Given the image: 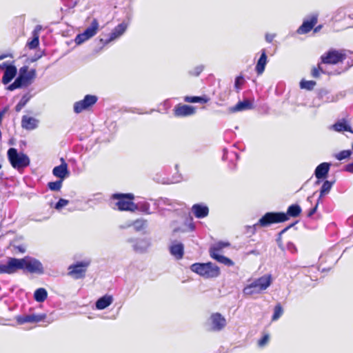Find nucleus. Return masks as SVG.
Segmentation results:
<instances>
[{
	"label": "nucleus",
	"instance_id": "nucleus-6",
	"mask_svg": "<svg viewBox=\"0 0 353 353\" xmlns=\"http://www.w3.org/2000/svg\"><path fill=\"white\" fill-rule=\"evenodd\" d=\"M112 199L117 201L115 205L119 210L134 211L138 208L132 202L134 199L132 194H114Z\"/></svg>",
	"mask_w": 353,
	"mask_h": 353
},
{
	"label": "nucleus",
	"instance_id": "nucleus-40",
	"mask_svg": "<svg viewBox=\"0 0 353 353\" xmlns=\"http://www.w3.org/2000/svg\"><path fill=\"white\" fill-rule=\"evenodd\" d=\"M90 38L84 33L79 34L75 38V42L77 44L80 45L88 40Z\"/></svg>",
	"mask_w": 353,
	"mask_h": 353
},
{
	"label": "nucleus",
	"instance_id": "nucleus-52",
	"mask_svg": "<svg viewBox=\"0 0 353 353\" xmlns=\"http://www.w3.org/2000/svg\"><path fill=\"white\" fill-rule=\"evenodd\" d=\"M317 206L318 204H316L312 209L310 210V212H308V216H312L316 212L317 210Z\"/></svg>",
	"mask_w": 353,
	"mask_h": 353
},
{
	"label": "nucleus",
	"instance_id": "nucleus-59",
	"mask_svg": "<svg viewBox=\"0 0 353 353\" xmlns=\"http://www.w3.org/2000/svg\"><path fill=\"white\" fill-rule=\"evenodd\" d=\"M178 231H179V229H174V232H178Z\"/></svg>",
	"mask_w": 353,
	"mask_h": 353
},
{
	"label": "nucleus",
	"instance_id": "nucleus-9",
	"mask_svg": "<svg viewBox=\"0 0 353 353\" xmlns=\"http://www.w3.org/2000/svg\"><path fill=\"white\" fill-rule=\"evenodd\" d=\"M227 324L225 318L220 313H212L208 320L207 325L212 332L221 331Z\"/></svg>",
	"mask_w": 353,
	"mask_h": 353
},
{
	"label": "nucleus",
	"instance_id": "nucleus-10",
	"mask_svg": "<svg viewBox=\"0 0 353 353\" xmlns=\"http://www.w3.org/2000/svg\"><path fill=\"white\" fill-rule=\"evenodd\" d=\"M97 99L95 95H85L83 99L74 103V112L77 114H79L84 110H88L97 103Z\"/></svg>",
	"mask_w": 353,
	"mask_h": 353
},
{
	"label": "nucleus",
	"instance_id": "nucleus-25",
	"mask_svg": "<svg viewBox=\"0 0 353 353\" xmlns=\"http://www.w3.org/2000/svg\"><path fill=\"white\" fill-rule=\"evenodd\" d=\"M252 108V104L248 100L239 101L236 105L229 108L230 112H241Z\"/></svg>",
	"mask_w": 353,
	"mask_h": 353
},
{
	"label": "nucleus",
	"instance_id": "nucleus-35",
	"mask_svg": "<svg viewBox=\"0 0 353 353\" xmlns=\"http://www.w3.org/2000/svg\"><path fill=\"white\" fill-rule=\"evenodd\" d=\"M63 180L59 179V181L49 182L48 186L52 191H59L62 186Z\"/></svg>",
	"mask_w": 353,
	"mask_h": 353
},
{
	"label": "nucleus",
	"instance_id": "nucleus-56",
	"mask_svg": "<svg viewBox=\"0 0 353 353\" xmlns=\"http://www.w3.org/2000/svg\"><path fill=\"white\" fill-rule=\"evenodd\" d=\"M8 56V55H7V54H1V55H0V60H2L3 59L6 58Z\"/></svg>",
	"mask_w": 353,
	"mask_h": 353
},
{
	"label": "nucleus",
	"instance_id": "nucleus-15",
	"mask_svg": "<svg viewBox=\"0 0 353 353\" xmlns=\"http://www.w3.org/2000/svg\"><path fill=\"white\" fill-rule=\"evenodd\" d=\"M46 317V314H28L23 316H17L16 320L19 324H24L26 323H37L44 320Z\"/></svg>",
	"mask_w": 353,
	"mask_h": 353
},
{
	"label": "nucleus",
	"instance_id": "nucleus-43",
	"mask_svg": "<svg viewBox=\"0 0 353 353\" xmlns=\"http://www.w3.org/2000/svg\"><path fill=\"white\" fill-rule=\"evenodd\" d=\"M69 201L64 199H60L59 201L56 203L55 208L57 210H60L64 206L67 205Z\"/></svg>",
	"mask_w": 353,
	"mask_h": 353
},
{
	"label": "nucleus",
	"instance_id": "nucleus-61",
	"mask_svg": "<svg viewBox=\"0 0 353 353\" xmlns=\"http://www.w3.org/2000/svg\"><path fill=\"white\" fill-rule=\"evenodd\" d=\"M352 150H353V143H352Z\"/></svg>",
	"mask_w": 353,
	"mask_h": 353
},
{
	"label": "nucleus",
	"instance_id": "nucleus-13",
	"mask_svg": "<svg viewBox=\"0 0 353 353\" xmlns=\"http://www.w3.org/2000/svg\"><path fill=\"white\" fill-rule=\"evenodd\" d=\"M127 24L125 23H121L117 26L109 34V38L106 39H101L100 41L103 44L106 45L118 38H119L121 35L124 34V32L127 30Z\"/></svg>",
	"mask_w": 353,
	"mask_h": 353
},
{
	"label": "nucleus",
	"instance_id": "nucleus-45",
	"mask_svg": "<svg viewBox=\"0 0 353 353\" xmlns=\"http://www.w3.org/2000/svg\"><path fill=\"white\" fill-rule=\"evenodd\" d=\"M347 59H348L350 60V61H347L348 68H350L353 65V52H352L347 50Z\"/></svg>",
	"mask_w": 353,
	"mask_h": 353
},
{
	"label": "nucleus",
	"instance_id": "nucleus-18",
	"mask_svg": "<svg viewBox=\"0 0 353 353\" xmlns=\"http://www.w3.org/2000/svg\"><path fill=\"white\" fill-rule=\"evenodd\" d=\"M39 121L32 117L24 115L21 119V127L27 130H33L39 125Z\"/></svg>",
	"mask_w": 353,
	"mask_h": 353
},
{
	"label": "nucleus",
	"instance_id": "nucleus-19",
	"mask_svg": "<svg viewBox=\"0 0 353 353\" xmlns=\"http://www.w3.org/2000/svg\"><path fill=\"white\" fill-rule=\"evenodd\" d=\"M192 212L197 219H203L208 215L209 208L204 204L197 203L192 205Z\"/></svg>",
	"mask_w": 353,
	"mask_h": 353
},
{
	"label": "nucleus",
	"instance_id": "nucleus-22",
	"mask_svg": "<svg viewBox=\"0 0 353 353\" xmlns=\"http://www.w3.org/2000/svg\"><path fill=\"white\" fill-rule=\"evenodd\" d=\"M130 242H133V248L136 252H143L147 250L150 243L148 240L145 239H137L135 241L130 239Z\"/></svg>",
	"mask_w": 353,
	"mask_h": 353
},
{
	"label": "nucleus",
	"instance_id": "nucleus-39",
	"mask_svg": "<svg viewBox=\"0 0 353 353\" xmlns=\"http://www.w3.org/2000/svg\"><path fill=\"white\" fill-rule=\"evenodd\" d=\"M245 80L243 76L240 75L235 79L234 87L237 91L241 89L242 85L244 84Z\"/></svg>",
	"mask_w": 353,
	"mask_h": 353
},
{
	"label": "nucleus",
	"instance_id": "nucleus-33",
	"mask_svg": "<svg viewBox=\"0 0 353 353\" xmlns=\"http://www.w3.org/2000/svg\"><path fill=\"white\" fill-rule=\"evenodd\" d=\"M132 225L134 226V229L137 231H140L143 229H144L147 225V222L145 220L143 219H138L132 223ZM131 224H129L128 226H130Z\"/></svg>",
	"mask_w": 353,
	"mask_h": 353
},
{
	"label": "nucleus",
	"instance_id": "nucleus-4",
	"mask_svg": "<svg viewBox=\"0 0 353 353\" xmlns=\"http://www.w3.org/2000/svg\"><path fill=\"white\" fill-rule=\"evenodd\" d=\"M190 270L205 279L215 278L220 274L219 267L210 262L194 263L190 266Z\"/></svg>",
	"mask_w": 353,
	"mask_h": 353
},
{
	"label": "nucleus",
	"instance_id": "nucleus-21",
	"mask_svg": "<svg viewBox=\"0 0 353 353\" xmlns=\"http://www.w3.org/2000/svg\"><path fill=\"white\" fill-rule=\"evenodd\" d=\"M330 163H321L315 169L314 175L318 179H325L328 174Z\"/></svg>",
	"mask_w": 353,
	"mask_h": 353
},
{
	"label": "nucleus",
	"instance_id": "nucleus-16",
	"mask_svg": "<svg viewBox=\"0 0 353 353\" xmlns=\"http://www.w3.org/2000/svg\"><path fill=\"white\" fill-rule=\"evenodd\" d=\"M318 14H312L309 19L304 20L302 25L298 28L299 34H306L309 32L317 23Z\"/></svg>",
	"mask_w": 353,
	"mask_h": 353
},
{
	"label": "nucleus",
	"instance_id": "nucleus-36",
	"mask_svg": "<svg viewBox=\"0 0 353 353\" xmlns=\"http://www.w3.org/2000/svg\"><path fill=\"white\" fill-rule=\"evenodd\" d=\"M316 85V82L314 81H301L300 83V87L302 89H305L307 90H311L314 88Z\"/></svg>",
	"mask_w": 353,
	"mask_h": 353
},
{
	"label": "nucleus",
	"instance_id": "nucleus-38",
	"mask_svg": "<svg viewBox=\"0 0 353 353\" xmlns=\"http://www.w3.org/2000/svg\"><path fill=\"white\" fill-rule=\"evenodd\" d=\"M351 154H352L351 150H343L336 155V158L338 160L341 161V160H343L345 159L350 157Z\"/></svg>",
	"mask_w": 353,
	"mask_h": 353
},
{
	"label": "nucleus",
	"instance_id": "nucleus-28",
	"mask_svg": "<svg viewBox=\"0 0 353 353\" xmlns=\"http://www.w3.org/2000/svg\"><path fill=\"white\" fill-rule=\"evenodd\" d=\"M98 29V21L96 19H94L92 21L90 26L88 27L83 32L90 39L97 34Z\"/></svg>",
	"mask_w": 353,
	"mask_h": 353
},
{
	"label": "nucleus",
	"instance_id": "nucleus-31",
	"mask_svg": "<svg viewBox=\"0 0 353 353\" xmlns=\"http://www.w3.org/2000/svg\"><path fill=\"white\" fill-rule=\"evenodd\" d=\"M230 245L229 242L219 241L212 245L209 252H222V250Z\"/></svg>",
	"mask_w": 353,
	"mask_h": 353
},
{
	"label": "nucleus",
	"instance_id": "nucleus-26",
	"mask_svg": "<svg viewBox=\"0 0 353 353\" xmlns=\"http://www.w3.org/2000/svg\"><path fill=\"white\" fill-rule=\"evenodd\" d=\"M17 74V68L14 65L8 67L5 70L4 74L2 78V82L6 85L10 83Z\"/></svg>",
	"mask_w": 353,
	"mask_h": 353
},
{
	"label": "nucleus",
	"instance_id": "nucleus-8",
	"mask_svg": "<svg viewBox=\"0 0 353 353\" xmlns=\"http://www.w3.org/2000/svg\"><path fill=\"white\" fill-rule=\"evenodd\" d=\"M21 259V270H27L30 273L43 274L44 272L42 263L37 259L24 257Z\"/></svg>",
	"mask_w": 353,
	"mask_h": 353
},
{
	"label": "nucleus",
	"instance_id": "nucleus-34",
	"mask_svg": "<svg viewBox=\"0 0 353 353\" xmlns=\"http://www.w3.org/2000/svg\"><path fill=\"white\" fill-rule=\"evenodd\" d=\"M283 313V310L280 304H277L274 309V314L272 318V321L278 320Z\"/></svg>",
	"mask_w": 353,
	"mask_h": 353
},
{
	"label": "nucleus",
	"instance_id": "nucleus-50",
	"mask_svg": "<svg viewBox=\"0 0 353 353\" xmlns=\"http://www.w3.org/2000/svg\"><path fill=\"white\" fill-rule=\"evenodd\" d=\"M210 101V98L205 95L198 97V103H206Z\"/></svg>",
	"mask_w": 353,
	"mask_h": 353
},
{
	"label": "nucleus",
	"instance_id": "nucleus-55",
	"mask_svg": "<svg viewBox=\"0 0 353 353\" xmlns=\"http://www.w3.org/2000/svg\"><path fill=\"white\" fill-rule=\"evenodd\" d=\"M188 226L190 230H193L194 229V225L192 223H190Z\"/></svg>",
	"mask_w": 353,
	"mask_h": 353
},
{
	"label": "nucleus",
	"instance_id": "nucleus-60",
	"mask_svg": "<svg viewBox=\"0 0 353 353\" xmlns=\"http://www.w3.org/2000/svg\"><path fill=\"white\" fill-rule=\"evenodd\" d=\"M338 12H342V10H341V9H340V10H338Z\"/></svg>",
	"mask_w": 353,
	"mask_h": 353
},
{
	"label": "nucleus",
	"instance_id": "nucleus-23",
	"mask_svg": "<svg viewBox=\"0 0 353 353\" xmlns=\"http://www.w3.org/2000/svg\"><path fill=\"white\" fill-rule=\"evenodd\" d=\"M210 256L217 262L222 263L226 266L230 267L234 265V262L229 258L224 256L221 252H209Z\"/></svg>",
	"mask_w": 353,
	"mask_h": 353
},
{
	"label": "nucleus",
	"instance_id": "nucleus-24",
	"mask_svg": "<svg viewBox=\"0 0 353 353\" xmlns=\"http://www.w3.org/2000/svg\"><path fill=\"white\" fill-rule=\"evenodd\" d=\"M267 59H268V58H267L265 50H263L261 51V57L259 59L256 65V68H255L256 72L259 75L262 74L263 72H264L265 65L268 62Z\"/></svg>",
	"mask_w": 353,
	"mask_h": 353
},
{
	"label": "nucleus",
	"instance_id": "nucleus-7",
	"mask_svg": "<svg viewBox=\"0 0 353 353\" xmlns=\"http://www.w3.org/2000/svg\"><path fill=\"white\" fill-rule=\"evenodd\" d=\"M321 59L323 63L337 64L347 59V50L330 49Z\"/></svg>",
	"mask_w": 353,
	"mask_h": 353
},
{
	"label": "nucleus",
	"instance_id": "nucleus-46",
	"mask_svg": "<svg viewBox=\"0 0 353 353\" xmlns=\"http://www.w3.org/2000/svg\"><path fill=\"white\" fill-rule=\"evenodd\" d=\"M140 209L147 214H150V205L146 202H144L140 205Z\"/></svg>",
	"mask_w": 353,
	"mask_h": 353
},
{
	"label": "nucleus",
	"instance_id": "nucleus-5",
	"mask_svg": "<svg viewBox=\"0 0 353 353\" xmlns=\"http://www.w3.org/2000/svg\"><path fill=\"white\" fill-rule=\"evenodd\" d=\"M7 154L11 165L17 170H23L30 164V161L28 155L23 152H18L16 148H10Z\"/></svg>",
	"mask_w": 353,
	"mask_h": 353
},
{
	"label": "nucleus",
	"instance_id": "nucleus-20",
	"mask_svg": "<svg viewBox=\"0 0 353 353\" xmlns=\"http://www.w3.org/2000/svg\"><path fill=\"white\" fill-rule=\"evenodd\" d=\"M170 252L176 259H182L184 254L183 245L176 241L173 242L170 246Z\"/></svg>",
	"mask_w": 353,
	"mask_h": 353
},
{
	"label": "nucleus",
	"instance_id": "nucleus-53",
	"mask_svg": "<svg viewBox=\"0 0 353 353\" xmlns=\"http://www.w3.org/2000/svg\"><path fill=\"white\" fill-rule=\"evenodd\" d=\"M11 65H8L7 63L4 62L0 64V69L6 70L8 67H10Z\"/></svg>",
	"mask_w": 353,
	"mask_h": 353
},
{
	"label": "nucleus",
	"instance_id": "nucleus-32",
	"mask_svg": "<svg viewBox=\"0 0 353 353\" xmlns=\"http://www.w3.org/2000/svg\"><path fill=\"white\" fill-rule=\"evenodd\" d=\"M333 182H330L329 181H324L320 190V197L327 194L330 191Z\"/></svg>",
	"mask_w": 353,
	"mask_h": 353
},
{
	"label": "nucleus",
	"instance_id": "nucleus-2",
	"mask_svg": "<svg viewBox=\"0 0 353 353\" xmlns=\"http://www.w3.org/2000/svg\"><path fill=\"white\" fill-rule=\"evenodd\" d=\"M271 274H265L258 279L250 281V283L244 287L243 293L246 296L259 294L266 290L272 283Z\"/></svg>",
	"mask_w": 353,
	"mask_h": 353
},
{
	"label": "nucleus",
	"instance_id": "nucleus-17",
	"mask_svg": "<svg viewBox=\"0 0 353 353\" xmlns=\"http://www.w3.org/2000/svg\"><path fill=\"white\" fill-rule=\"evenodd\" d=\"M61 164L55 166L52 170V174L54 176L59 178L61 180H64L70 174L68 164L65 162L63 158L61 159Z\"/></svg>",
	"mask_w": 353,
	"mask_h": 353
},
{
	"label": "nucleus",
	"instance_id": "nucleus-27",
	"mask_svg": "<svg viewBox=\"0 0 353 353\" xmlns=\"http://www.w3.org/2000/svg\"><path fill=\"white\" fill-rule=\"evenodd\" d=\"M113 298L112 296L105 295L99 299L96 302V307L98 310H103L112 304Z\"/></svg>",
	"mask_w": 353,
	"mask_h": 353
},
{
	"label": "nucleus",
	"instance_id": "nucleus-30",
	"mask_svg": "<svg viewBox=\"0 0 353 353\" xmlns=\"http://www.w3.org/2000/svg\"><path fill=\"white\" fill-rule=\"evenodd\" d=\"M48 296L47 291L44 288H39L34 293V299L39 303L43 302Z\"/></svg>",
	"mask_w": 353,
	"mask_h": 353
},
{
	"label": "nucleus",
	"instance_id": "nucleus-1",
	"mask_svg": "<svg viewBox=\"0 0 353 353\" xmlns=\"http://www.w3.org/2000/svg\"><path fill=\"white\" fill-rule=\"evenodd\" d=\"M301 212V207L297 204L288 207L287 213L284 212H267L259 221L252 226L248 227V232L254 234L258 227L265 228L273 223H282L288 220V217H297Z\"/></svg>",
	"mask_w": 353,
	"mask_h": 353
},
{
	"label": "nucleus",
	"instance_id": "nucleus-11",
	"mask_svg": "<svg viewBox=\"0 0 353 353\" xmlns=\"http://www.w3.org/2000/svg\"><path fill=\"white\" fill-rule=\"evenodd\" d=\"M90 263V261H83L70 265L68 274L76 279L83 278Z\"/></svg>",
	"mask_w": 353,
	"mask_h": 353
},
{
	"label": "nucleus",
	"instance_id": "nucleus-51",
	"mask_svg": "<svg viewBox=\"0 0 353 353\" xmlns=\"http://www.w3.org/2000/svg\"><path fill=\"white\" fill-rule=\"evenodd\" d=\"M345 170L347 172H349L350 173H353V162L351 163H349L347 164L346 166H345Z\"/></svg>",
	"mask_w": 353,
	"mask_h": 353
},
{
	"label": "nucleus",
	"instance_id": "nucleus-58",
	"mask_svg": "<svg viewBox=\"0 0 353 353\" xmlns=\"http://www.w3.org/2000/svg\"><path fill=\"white\" fill-rule=\"evenodd\" d=\"M311 199H312V196H309V197H307V201H310Z\"/></svg>",
	"mask_w": 353,
	"mask_h": 353
},
{
	"label": "nucleus",
	"instance_id": "nucleus-54",
	"mask_svg": "<svg viewBox=\"0 0 353 353\" xmlns=\"http://www.w3.org/2000/svg\"><path fill=\"white\" fill-rule=\"evenodd\" d=\"M321 28V26H319L316 27L315 29H314V32H317L318 31L320 30Z\"/></svg>",
	"mask_w": 353,
	"mask_h": 353
},
{
	"label": "nucleus",
	"instance_id": "nucleus-57",
	"mask_svg": "<svg viewBox=\"0 0 353 353\" xmlns=\"http://www.w3.org/2000/svg\"><path fill=\"white\" fill-rule=\"evenodd\" d=\"M286 230H287V228H285V229L283 230L281 232V234H282V233L285 232Z\"/></svg>",
	"mask_w": 353,
	"mask_h": 353
},
{
	"label": "nucleus",
	"instance_id": "nucleus-12",
	"mask_svg": "<svg viewBox=\"0 0 353 353\" xmlns=\"http://www.w3.org/2000/svg\"><path fill=\"white\" fill-rule=\"evenodd\" d=\"M18 270H21L20 259L9 258L6 263L0 264V274H11Z\"/></svg>",
	"mask_w": 353,
	"mask_h": 353
},
{
	"label": "nucleus",
	"instance_id": "nucleus-37",
	"mask_svg": "<svg viewBox=\"0 0 353 353\" xmlns=\"http://www.w3.org/2000/svg\"><path fill=\"white\" fill-rule=\"evenodd\" d=\"M29 101V97L27 95H24L22 97L20 101L18 103V104L15 107V110L17 112H19L27 103V102Z\"/></svg>",
	"mask_w": 353,
	"mask_h": 353
},
{
	"label": "nucleus",
	"instance_id": "nucleus-41",
	"mask_svg": "<svg viewBox=\"0 0 353 353\" xmlns=\"http://www.w3.org/2000/svg\"><path fill=\"white\" fill-rule=\"evenodd\" d=\"M39 43V36L35 33L32 41L28 43V46L30 49H34L38 46Z\"/></svg>",
	"mask_w": 353,
	"mask_h": 353
},
{
	"label": "nucleus",
	"instance_id": "nucleus-42",
	"mask_svg": "<svg viewBox=\"0 0 353 353\" xmlns=\"http://www.w3.org/2000/svg\"><path fill=\"white\" fill-rule=\"evenodd\" d=\"M204 66L199 65L196 66L192 70L190 71V74L194 76H199L203 70Z\"/></svg>",
	"mask_w": 353,
	"mask_h": 353
},
{
	"label": "nucleus",
	"instance_id": "nucleus-29",
	"mask_svg": "<svg viewBox=\"0 0 353 353\" xmlns=\"http://www.w3.org/2000/svg\"><path fill=\"white\" fill-rule=\"evenodd\" d=\"M330 129H333L336 132H352L350 125L346 123V122L344 121L336 122L335 124L330 126Z\"/></svg>",
	"mask_w": 353,
	"mask_h": 353
},
{
	"label": "nucleus",
	"instance_id": "nucleus-14",
	"mask_svg": "<svg viewBox=\"0 0 353 353\" xmlns=\"http://www.w3.org/2000/svg\"><path fill=\"white\" fill-rule=\"evenodd\" d=\"M195 112V108L188 105L179 104L174 109V114L177 117H189L194 114Z\"/></svg>",
	"mask_w": 353,
	"mask_h": 353
},
{
	"label": "nucleus",
	"instance_id": "nucleus-44",
	"mask_svg": "<svg viewBox=\"0 0 353 353\" xmlns=\"http://www.w3.org/2000/svg\"><path fill=\"white\" fill-rule=\"evenodd\" d=\"M268 341H269V336L268 334L265 335L263 336L262 339H261L259 341L258 345L259 347H263L268 343Z\"/></svg>",
	"mask_w": 353,
	"mask_h": 353
},
{
	"label": "nucleus",
	"instance_id": "nucleus-49",
	"mask_svg": "<svg viewBox=\"0 0 353 353\" xmlns=\"http://www.w3.org/2000/svg\"><path fill=\"white\" fill-rule=\"evenodd\" d=\"M276 34H265V41L268 43H272L273 39L275 38Z\"/></svg>",
	"mask_w": 353,
	"mask_h": 353
},
{
	"label": "nucleus",
	"instance_id": "nucleus-48",
	"mask_svg": "<svg viewBox=\"0 0 353 353\" xmlns=\"http://www.w3.org/2000/svg\"><path fill=\"white\" fill-rule=\"evenodd\" d=\"M320 71L322 72V69L320 68V66L319 65L318 68H314L312 69V75L315 77V78H317L319 77L320 75Z\"/></svg>",
	"mask_w": 353,
	"mask_h": 353
},
{
	"label": "nucleus",
	"instance_id": "nucleus-47",
	"mask_svg": "<svg viewBox=\"0 0 353 353\" xmlns=\"http://www.w3.org/2000/svg\"><path fill=\"white\" fill-rule=\"evenodd\" d=\"M184 101L187 103H198V97H185Z\"/></svg>",
	"mask_w": 353,
	"mask_h": 353
},
{
	"label": "nucleus",
	"instance_id": "nucleus-3",
	"mask_svg": "<svg viewBox=\"0 0 353 353\" xmlns=\"http://www.w3.org/2000/svg\"><path fill=\"white\" fill-rule=\"evenodd\" d=\"M35 77V69L28 70V66H23L19 69V76L8 87V89L12 91L17 88L27 87L32 83Z\"/></svg>",
	"mask_w": 353,
	"mask_h": 353
}]
</instances>
